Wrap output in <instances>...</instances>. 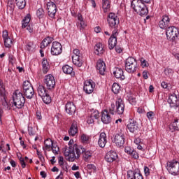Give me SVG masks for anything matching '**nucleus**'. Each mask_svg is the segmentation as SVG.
Listing matches in <instances>:
<instances>
[{
    "mask_svg": "<svg viewBox=\"0 0 179 179\" xmlns=\"http://www.w3.org/2000/svg\"><path fill=\"white\" fill-rule=\"evenodd\" d=\"M80 155H83V157L85 162L90 160L93 156V151L87 150L86 148L82 145H74V148H70L65 152V157L68 162H75L76 159H79Z\"/></svg>",
    "mask_w": 179,
    "mask_h": 179,
    "instance_id": "obj_1",
    "label": "nucleus"
},
{
    "mask_svg": "<svg viewBox=\"0 0 179 179\" xmlns=\"http://www.w3.org/2000/svg\"><path fill=\"white\" fill-rule=\"evenodd\" d=\"M116 106V108H115ZM124 110H125V103H124V101L121 99H118L115 105L114 103H111V105L108 108V111L110 114L112 115H121V114H124Z\"/></svg>",
    "mask_w": 179,
    "mask_h": 179,
    "instance_id": "obj_2",
    "label": "nucleus"
},
{
    "mask_svg": "<svg viewBox=\"0 0 179 179\" xmlns=\"http://www.w3.org/2000/svg\"><path fill=\"white\" fill-rule=\"evenodd\" d=\"M131 6L132 9L143 16V15H147L149 13V10H148V7L145 5V3L142 2L141 0H132L131 2Z\"/></svg>",
    "mask_w": 179,
    "mask_h": 179,
    "instance_id": "obj_3",
    "label": "nucleus"
},
{
    "mask_svg": "<svg viewBox=\"0 0 179 179\" xmlns=\"http://www.w3.org/2000/svg\"><path fill=\"white\" fill-rule=\"evenodd\" d=\"M13 106L16 107V108H23L24 107V103H26V99L23 96V94L20 92L19 90L15 91L13 94Z\"/></svg>",
    "mask_w": 179,
    "mask_h": 179,
    "instance_id": "obj_4",
    "label": "nucleus"
},
{
    "mask_svg": "<svg viewBox=\"0 0 179 179\" xmlns=\"http://www.w3.org/2000/svg\"><path fill=\"white\" fill-rule=\"evenodd\" d=\"M138 69V63L136 59L132 57H129L126 59L125 62V70L129 73H134L136 72Z\"/></svg>",
    "mask_w": 179,
    "mask_h": 179,
    "instance_id": "obj_5",
    "label": "nucleus"
},
{
    "mask_svg": "<svg viewBox=\"0 0 179 179\" xmlns=\"http://www.w3.org/2000/svg\"><path fill=\"white\" fill-rule=\"evenodd\" d=\"M166 38L169 41H176L178 40L179 31L176 27H169L166 31Z\"/></svg>",
    "mask_w": 179,
    "mask_h": 179,
    "instance_id": "obj_6",
    "label": "nucleus"
},
{
    "mask_svg": "<svg viewBox=\"0 0 179 179\" xmlns=\"http://www.w3.org/2000/svg\"><path fill=\"white\" fill-rule=\"evenodd\" d=\"M23 93L27 99H33V96H34V89L33 88V85L29 80H25L22 85Z\"/></svg>",
    "mask_w": 179,
    "mask_h": 179,
    "instance_id": "obj_7",
    "label": "nucleus"
},
{
    "mask_svg": "<svg viewBox=\"0 0 179 179\" xmlns=\"http://www.w3.org/2000/svg\"><path fill=\"white\" fill-rule=\"evenodd\" d=\"M107 22L108 23L109 27H110V29H115H115L118 27V24H120V18H118L117 14L114 13H110L108 14Z\"/></svg>",
    "mask_w": 179,
    "mask_h": 179,
    "instance_id": "obj_8",
    "label": "nucleus"
},
{
    "mask_svg": "<svg viewBox=\"0 0 179 179\" xmlns=\"http://www.w3.org/2000/svg\"><path fill=\"white\" fill-rule=\"evenodd\" d=\"M43 82L48 90H52L55 88V78H54V76L51 74L45 76Z\"/></svg>",
    "mask_w": 179,
    "mask_h": 179,
    "instance_id": "obj_9",
    "label": "nucleus"
},
{
    "mask_svg": "<svg viewBox=\"0 0 179 179\" xmlns=\"http://www.w3.org/2000/svg\"><path fill=\"white\" fill-rule=\"evenodd\" d=\"M167 169L170 174L177 176L179 173V162L177 161L169 162L167 163Z\"/></svg>",
    "mask_w": 179,
    "mask_h": 179,
    "instance_id": "obj_10",
    "label": "nucleus"
},
{
    "mask_svg": "<svg viewBox=\"0 0 179 179\" xmlns=\"http://www.w3.org/2000/svg\"><path fill=\"white\" fill-rule=\"evenodd\" d=\"M73 55L72 56L73 64L78 68H80L83 65V61L82 60V56H80V51L78 49H74Z\"/></svg>",
    "mask_w": 179,
    "mask_h": 179,
    "instance_id": "obj_11",
    "label": "nucleus"
},
{
    "mask_svg": "<svg viewBox=\"0 0 179 179\" xmlns=\"http://www.w3.org/2000/svg\"><path fill=\"white\" fill-rule=\"evenodd\" d=\"M118 36V30L115 29L113 31L112 34L108 39V48L113 50L117 45V37Z\"/></svg>",
    "mask_w": 179,
    "mask_h": 179,
    "instance_id": "obj_12",
    "label": "nucleus"
},
{
    "mask_svg": "<svg viewBox=\"0 0 179 179\" xmlns=\"http://www.w3.org/2000/svg\"><path fill=\"white\" fill-rule=\"evenodd\" d=\"M94 87H96V84H94V82H93V80H88L85 81L83 89L84 92H85L87 94H91V93H93Z\"/></svg>",
    "mask_w": 179,
    "mask_h": 179,
    "instance_id": "obj_13",
    "label": "nucleus"
},
{
    "mask_svg": "<svg viewBox=\"0 0 179 179\" xmlns=\"http://www.w3.org/2000/svg\"><path fill=\"white\" fill-rule=\"evenodd\" d=\"M48 14L50 17L54 19L57 13V5L55 3L50 1L47 3Z\"/></svg>",
    "mask_w": 179,
    "mask_h": 179,
    "instance_id": "obj_14",
    "label": "nucleus"
},
{
    "mask_svg": "<svg viewBox=\"0 0 179 179\" xmlns=\"http://www.w3.org/2000/svg\"><path fill=\"white\" fill-rule=\"evenodd\" d=\"M50 52L52 55H59L62 52V45L59 42L55 41L52 43Z\"/></svg>",
    "mask_w": 179,
    "mask_h": 179,
    "instance_id": "obj_15",
    "label": "nucleus"
},
{
    "mask_svg": "<svg viewBox=\"0 0 179 179\" xmlns=\"http://www.w3.org/2000/svg\"><path fill=\"white\" fill-rule=\"evenodd\" d=\"M168 103L171 108H174L176 110L179 107V99L176 94H173L169 96Z\"/></svg>",
    "mask_w": 179,
    "mask_h": 179,
    "instance_id": "obj_16",
    "label": "nucleus"
},
{
    "mask_svg": "<svg viewBox=\"0 0 179 179\" xmlns=\"http://www.w3.org/2000/svg\"><path fill=\"white\" fill-rule=\"evenodd\" d=\"M114 143L118 148L124 146V143H125V136L122 133L117 134L115 136Z\"/></svg>",
    "mask_w": 179,
    "mask_h": 179,
    "instance_id": "obj_17",
    "label": "nucleus"
},
{
    "mask_svg": "<svg viewBox=\"0 0 179 179\" xmlns=\"http://www.w3.org/2000/svg\"><path fill=\"white\" fill-rule=\"evenodd\" d=\"M118 158V155L114 150H110L108 152L105 156V159L108 163H113V162H115Z\"/></svg>",
    "mask_w": 179,
    "mask_h": 179,
    "instance_id": "obj_18",
    "label": "nucleus"
},
{
    "mask_svg": "<svg viewBox=\"0 0 179 179\" xmlns=\"http://www.w3.org/2000/svg\"><path fill=\"white\" fill-rule=\"evenodd\" d=\"M127 129H129V132H131V134H136V132H138V129H139L138 122L132 119H130L129 120V124H127Z\"/></svg>",
    "mask_w": 179,
    "mask_h": 179,
    "instance_id": "obj_19",
    "label": "nucleus"
},
{
    "mask_svg": "<svg viewBox=\"0 0 179 179\" xmlns=\"http://www.w3.org/2000/svg\"><path fill=\"white\" fill-rule=\"evenodd\" d=\"M0 97L1 100L3 101V104L6 106L8 104L6 101V91L5 90V85L2 80H0Z\"/></svg>",
    "mask_w": 179,
    "mask_h": 179,
    "instance_id": "obj_20",
    "label": "nucleus"
},
{
    "mask_svg": "<svg viewBox=\"0 0 179 179\" xmlns=\"http://www.w3.org/2000/svg\"><path fill=\"white\" fill-rule=\"evenodd\" d=\"M159 26L160 29H169L170 26V17L167 15L162 16V19L159 21Z\"/></svg>",
    "mask_w": 179,
    "mask_h": 179,
    "instance_id": "obj_21",
    "label": "nucleus"
},
{
    "mask_svg": "<svg viewBox=\"0 0 179 179\" xmlns=\"http://www.w3.org/2000/svg\"><path fill=\"white\" fill-rule=\"evenodd\" d=\"M127 178L143 179V176H142V173L140 171L129 170L127 171Z\"/></svg>",
    "mask_w": 179,
    "mask_h": 179,
    "instance_id": "obj_22",
    "label": "nucleus"
},
{
    "mask_svg": "<svg viewBox=\"0 0 179 179\" xmlns=\"http://www.w3.org/2000/svg\"><path fill=\"white\" fill-rule=\"evenodd\" d=\"M96 69L99 71L100 75H106V63L101 59H99L96 63Z\"/></svg>",
    "mask_w": 179,
    "mask_h": 179,
    "instance_id": "obj_23",
    "label": "nucleus"
},
{
    "mask_svg": "<svg viewBox=\"0 0 179 179\" xmlns=\"http://www.w3.org/2000/svg\"><path fill=\"white\" fill-rule=\"evenodd\" d=\"M110 111L105 110L102 112L101 115V120L104 124H110L111 122V116L110 115Z\"/></svg>",
    "mask_w": 179,
    "mask_h": 179,
    "instance_id": "obj_24",
    "label": "nucleus"
},
{
    "mask_svg": "<svg viewBox=\"0 0 179 179\" xmlns=\"http://www.w3.org/2000/svg\"><path fill=\"white\" fill-rule=\"evenodd\" d=\"M2 37L4 40V45L6 47V48H10L12 47V39L9 38V36L8 35V31H3Z\"/></svg>",
    "mask_w": 179,
    "mask_h": 179,
    "instance_id": "obj_25",
    "label": "nucleus"
},
{
    "mask_svg": "<svg viewBox=\"0 0 179 179\" xmlns=\"http://www.w3.org/2000/svg\"><path fill=\"white\" fill-rule=\"evenodd\" d=\"M65 110L67 114H70V115H72V114H75L76 111V106L73 102H68L66 104Z\"/></svg>",
    "mask_w": 179,
    "mask_h": 179,
    "instance_id": "obj_26",
    "label": "nucleus"
},
{
    "mask_svg": "<svg viewBox=\"0 0 179 179\" xmlns=\"http://www.w3.org/2000/svg\"><path fill=\"white\" fill-rule=\"evenodd\" d=\"M107 144V135L106 133L102 132L99 135V138L98 140V145L100 148H105Z\"/></svg>",
    "mask_w": 179,
    "mask_h": 179,
    "instance_id": "obj_27",
    "label": "nucleus"
},
{
    "mask_svg": "<svg viewBox=\"0 0 179 179\" xmlns=\"http://www.w3.org/2000/svg\"><path fill=\"white\" fill-rule=\"evenodd\" d=\"M113 75L116 79H120V80H124L125 79V76H124V71L121 68H115L113 71Z\"/></svg>",
    "mask_w": 179,
    "mask_h": 179,
    "instance_id": "obj_28",
    "label": "nucleus"
},
{
    "mask_svg": "<svg viewBox=\"0 0 179 179\" xmlns=\"http://www.w3.org/2000/svg\"><path fill=\"white\" fill-rule=\"evenodd\" d=\"M78 122L76 121H73L72 122V124L69 130V135H71V136H75V135H76V134H78Z\"/></svg>",
    "mask_w": 179,
    "mask_h": 179,
    "instance_id": "obj_29",
    "label": "nucleus"
},
{
    "mask_svg": "<svg viewBox=\"0 0 179 179\" xmlns=\"http://www.w3.org/2000/svg\"><path fill=\"white\" fill-rule=\"evenodd\" d=\"M169 129L171 132H176V131H179V119H175L174 121L170 124Z\"/></svg>",
    "mask_w": 179,
    "mask_h": 179,
    "instance_id": "obj_30",
    "label": "nucleus"
},
{
    "mask_svg": "<svg viewBox=\"0 0 179 179\" xmlns=\"http://www.w3.org/2000/svg\"><path fill=\"white\" fill-rule=\"evenodd\" d=\"M62 71L66 75H71V76H75V71H73V68L69 65H64L62 67Z\"/></svg>",
    "mask_w": 179,
    "mask_h": 179,
    "instance_id": "obj_31",
    "label": "nucleus"
},
{
    "mask_svg": "<svg viewBox=\"0 0 179 179\" xmlns=\"http://www.w3.org/2000/svg\"><path fill=\"white\" fill-rule=\"evenodd\" d=\"M102 8L104 13H107L111 8V0H102Z\"/></svg>",
    "mask_w": 179,
    "mask_h": 179,
    "instance_id": "obj_32",
    "label": "nucleus"
},
{
    "mask_svg": "<svg viewBox=\"0 0 179 179\" xmlns=\"http://www.w3.org/2000/svg\"><path fill=\"white\" fill-rule=\"evenodd\" d=\"M103 52L104 48H103V45L101 43H96L94 47V53L96 55H101Z\"/></svg>",
    "mask_w": 179,
    "mask_h": 179,
    "instance_id": "obj_33",
    "label": "nucleus"
},
{
    "mask_svg": "<svg viewBox=\"0 0 179 179\" xmlns=\"http://www.w3.org/2000/svg\"><path fill=\"white\" fill-rule=\"evenodd\" d=\"M53 41H54V38L50 36H48L47 38L43 39V41L41 43V48L43 49V48H45V47H48V45H50V44H51V43H52Z\"/></svg>",
    "mask_w": 179,
    "mask_h": 179,
    "instance_id": "obj_34",
    "label": "nucleus"
},
{
    "mask_svg": "<svg viewBox=\"0 0 179 179\" xmlns=\"http://www.w3.org/2000/svg\"><path fill=\"white\" fill-rule=\"evenodd\" d=\"M38 94L40 97H44L48 93L47 90L45 89V87L43 85H39L38 87Z\"/></svg>",
    "mask_w": 179,
    "mask_h": 179,
    "instance_id": "obj_35",
    "label": "nucleus"
},
{
    "mask_svg": "<svg viewBox=\"0 0 179 179\" xmlns=\"http://www.w3.org/2000/svg\"><path fill=\"white\" fill-rule=\"evenodd\" d=\"M42 68H43V72L44 73H47V72L50 71V63H48V61L45 59H43Z\"/></svg>",
    "mask_w": 179,
    "mask_h": 179,
    "instance_id": "obj_36",
    "label": "nucleus"
},
{
    "mask_svg": "<svg viewBox=\"0 0 179 179\" xmlns=\"http://www.w3.org/2000/svg\"><path fill=\"white\" fill-rule=\"evenodd\" d=\"M54 146L52 140L50 138H48L45 141V147L43 148V150H48V149H51Z\"/></svg>",
    "mask_w": 179,
    "mask_h": 179,
    "instance_id": "obj_37",
    "label": "nucleus"
},
{
    "mask_svg": "<svg viewBox=\"0 0 179 179\" xmlns=\"http://www.w3.org/2000/svg\"><path fill=\"white\" fill-rule=\"evenodd\" d=\"M15 2L20 9H24L26 7V0H15Z\"/></svg>",
    "mask_w": 179,
    "mask_h": 179,
    "instance_id": "obj_38",
    "label": "nucleus"
},
{
    "mask_svg": "<svg viewBox=\"0 0 179 179\" xmlns=\"http://www.w3.org/2000/svg\"><path fill=\"white\" fill-rule=\"evenodd\" d=\"M121 90V87H120V85H118L117 83H113L112 86V92L115 94H118Z\"/></svg>",
    "mask_w": 179,
    "mask_h": 179,
    "instance_id": "obj_39",
    "label": "nucleus"
},
{
    "mask_svg": "<svg viewBox=\"0 0 179 179\" xmlns=\"http://www.w3.org/2000/svg\"><path fill=\"white\" fill-rule=\"evenodd\" d=\"M30 23V15H27L22 20V29H26Z\"/></svg>",
    "mask_w": 179,
    "mask_h": 179,
    "instance_id": "obj_40",
    "label": "nucleus"
},
{
    "mask_svg": "<svg viewBox=\"0 0 179 179\" xmlns=\"http://www.w3.org/2000/svg\"><path fill=\"white\" fill-rule=\"evenodd\" d=\"M43 103L45 104H50L51 103V96H50V94H46V95H44V96H41Z\"/></svg>",
    "mask_w": 179,
    "mask_h": 179,
    "instance_id": "obj_41",
    "label": "nucleus"
},
{
    "mask_svg": "<svg viewBox=\"0 0 179 179\" xmlns=\"http://www.w3.org/2000/svg\"><path fill=\"white\" fill-rule=\"evenodd\" d=\"M76 145H78V144H73V141L70 140L69 142V147L68 148H65V150H64V156H65V152H66V150H70L71 148H75Z\"/></svg>",
    "mask_w": 179,
    "mask_h": 179,
    "instance_id": "obj_42",
    "label": "nucleus"
},
{
    "mask_svg": "<svg viewBox=\"0 0 179 179\" xmlns=\"http://www.w3.org/2000/svg\"><path fill=\"white\" fill-rule=\"evenodd\" d=\"M78 27H79L80 30H83V29H85L86 27V23H85V21H80L78 22Z\"/></svg>",
    "mask_w": 179,
    "mask_h": 179,
    "instance_id": "obj_43",
    "label": "nucleus"
},
{
    "mask_svg": "<svg viewBox=\"0 0 179 179\" xmlns=\"http://www.w3.org/2000/svg\"><path fill=\"white\" fill-rule=\"evenodd\" d=\"M36 15L38 17H43L44 16V10L43 8H38L36 11Z\"/></svg>",
    "mask_w": 179,
    "mask_h": 179,
    "instance_id": "obj_44",
    "label": "nucleus"
},
{
    "mask_svg": "<svg viewBox=\"0 0 179 179\" xmlns=\"http://www.w3.org/2000/svg\"><path fill=\"white\" fill-rule=\"evenodd\" d=\"M140 61L143 68H146L149 65V63H148V62H146L143 57H141Z\"/></svg>",
    "mask_w": 179,
    "mask_h": 179,
    "instance_id": "obj_45",
    "label": "nucleus"
},
{
    "mask_svg": "<svg viewBox=\"0 0 179 179\" xmlns=\"http://www.w3.org/2000/svg\"><path fill=\"white\" fill-rule=\"evenodd\" d=\"M130 155L133 159H139V154H138L137 152L134 150L130 153Z\"/></svg>",
    "mask_w": 179,
    "mask_h": 179,
    "instance_id": "obj_46",
    "label": "nucleus"
},
{
    "mask_svg": "<svg viewBox=\"0 0 179 179\" xmlns=\"http://www.w3.org/2000/svg\"><path fill=\"white\" fill-rule=\"evenodd\" d=\"M52 152L54 153V155H58V152H59V148L57 145H52Z\"/></svg>",
    "mask_w": 179,
    "mask_h": 179,
    "instance_id": "obj_47",
    "label": "nucleus"
},
{
    "mask_svg": "<svg viewBox=\"0 0 179 179\" xmlns=\"http://www.w3.org/2000/svg\"><path fill=\"white\" fill-rule=\"evenodd\" d=\"M91 117L94 118V120H99V111L95 110L91 114Z\"/></svg>",
    "mask_w": 179,
    "mask_h": 179,
    "instance_id": "obj_48",
    "label": "nucleus"
},
{
    "mask_svg": "<svg viewBox=\"0 0 179 179\" xmlns=\"http://www.w3.org/2000/svg\"><path fill=\"white\" fill-rule=\"evenodd\" d=\"M10 9L12 10L13 9V0H8V3H7V9Z\"/></svg>",
    "mask_w": 179,
    "mask_h": 179,
    "instance_id": "obj_49",
    "label": "nucleus"
},
{
    "mask_svg": "<svg viewBox=\"0 0 179 179\" xmlns=\"http://www.w3.org/2000/svg\"><path fill=\"white\" fill-rule=\"evenodd\" d=\"M80 139L82 142H87V141H89V136L86 134H82Z\"/></svg>",
    "mask_w": 179,
    "mask_h": 179,
    "instance_id": "obj_50",
    "label": "nucleus"
},
{
    "mask_svg": "<svg viewBox=\"0 0 179 179\" xmlns=\"http://www.w3.org/2000/svg\"><path fill=\"white\" fill-rule=\"evenodd\" d=\"M165 75H166V76H171L173 75V70L171 69H166Z\"/></svg>",
    "mask_w": 179,
    "mask_h": 179,
    "instance_id": "obj_51",
    "label": "nucleus"
},
{
    "mask_svg": "<svg viewBox=\"0 0 179 179\" xmlns=\"http://www.w3.org/2000/svg\"><path fill=\"white\" fill-rule=\"evenodd\" d=\"M28 132H29V135L30 136H34L36 135V133L34 132V130H33V127H28Z\"/></svg>",
    "mask_w": 179,
    "mask_h": 179,
    "instance_id": "obj_52",
    "label": "nucleus"
},
{
    "mask_svg": "<svg viewBox=\"0 0 179 179\" xmlns=\"http://www.w3.org/2000/svg\"><path fill=\"white\" fill-rule=\"evenodd\" d=\"M155 116V113L152 111L147 113V117L149 118V120H152L153 117Z\"/></svg>",
    "mask_w": 179,
    "mask_h": 179,
    "instance_id": "obj_53",
    "label": "nucleus"
},
{
    "mask_svg": "<svg viewBox=\"0 0 179 179\" xmlns=\"http://www.w3.org/2000/svg\"><path fill=\"white\" fill-rule=\"evenodd\" d=\"M65 163H66V162H64V157H59V164L60 166V167L63 165L65 164Z\"/></svg>",
    "mask_w": 179,
    "mask_h": 179,
    "instance_id": "obj_54",
    "label": "nucleus"
},
{
    "mask_svg": "<svg viewBox=\"0 0 179 179\" xmlns=\"http://www.w3.org/2000/svg\"><path fill=\"white\" fill-rule=\"evenodd\" d=\"M134 150L131 148V147H125L124 152L127 153L128 155H131Z\"/></svg>",
    "mask_w": 179,
    "mask_h": 179,
    "instance_id": "obj_55",
    "label": "nucleus"
},
{
    "mask_svg": "<svg viewBox=\"0 0 179 179\" xmlns=\"http://www.w3.org/2000/svg\"><path fill=\"white\" fill-rule=\"evenodd\" d=\"M20 164H21L22 169H24L26 167V163L24 162V158L20 157Z\"/></svg>",
    "mask_w": 179,
    "mask_h": 179,
    "instance_id": "obj_56",
    "label": "nucleus"
},
{
    "mask_svg": "<svg viewBox=\"0 0 179 179\" xmlns=\"http://www.w3.org/2000/svg\"><path fill=\"white\" fill-rule=\"evenodd\" d=\"M148 71H143V79H148L149 78V76H148Z\"/></svg>",
    "mask_w": 179,
    "mask_h": 179,
    "instance_id": "obj_57",
    "label": "nucleus"
},
{
    "mask_svg": "<svg viewBox=\"0 0 179 179\" xmlns=\"http://www.w3.org/2000/svg\"><path fill=\"white\" fill-rule=\"evenodd\" d=\"M144 173L145 176H149V174H150V172L149 171V168L148 166L144 167Z\"/></svg>",
    "mask_w": 179,
    "mask_h": 179,
    "instance_id": "obj_58",
    "label": "nucleus"
},
{
    "mask_svg": "<svg viewBox=\"0 0 179 179\" xmlns=\"http://www.w3.org/2000/svg\"><path fill=\"white\" fill-rule=\"evenodd\" d=\"M87 122V124H93L94 122V119L91 116L88 118Z\"/></svg>",
    "mask_w": 179,
    "mask_h": 179,
    "instance_id": "obj_59",
    "label": "nucleus"
},
{
    "mask_svg": "<svg viewBox=\"0 0 179 179\" xmlns=\"http://www.w3.org/2000/svg\"><path fill=\"white\" fill-rule=\"evenodd\" d=\"M115 51L116 52H118V54H121V52H122V49L120 46H116Z\"/></svg>",
    "mask_w": 179,
    "mask_h": 179,
    "instance_id": "obj_60",
    "label": "nucleus"
},
{
    "mask_svg": "<svg viewBox=\"0 0 179 179\" xmlns=\"http://www.w3.org/2000/svg\"><path fill=\"white\" fill-rule=\"evenodd\" d=\"M61 167L63 170H65V171H68V163L65 162V164Z\"/></svg>",
    "mask_w": 179,
    "mask_h": 179,
    "instance_id": "obj_61",
    "label": "nucleus"
},
{
    "mask_svg": "<svg viewBox=\"0 0 179 179\" xmlns=\"http://www.w3.org/2000/svg\"><path fill=\"white\" fill-rule=\"evenodd\" d=\"M161 86H162V87H163V89H167V83H166V82H162V83H161Z\"/></svg>",
    "mask_w": 179,
    "mask_h": 179,
    "instance_id": "obj_62",
    "label": "nucleus"
},
{
    "mask_svg": "<svg viewBox=\"0 0 179 179\" xmlns=\"http://www.w3.org/2000/svg\"><path fill=\"white\" fill-rule=\"evenodd\" d=\"M27 30H28L29 33H33V27L29 25L28 27H27Z\"/></svg>",
    "mask_w": 179,
    "mask_h": 179,
    "instance_id": "obj_63",
    "label": "nucleus"
},
{
    "mask_svg": "<svg viewBox=\"0 0 179 179\" xmlns=\"http://www.w3.org/2000/svg\"><path fill=\"white\" fill-rule=\"evenodd\" d=\"M79 169V166H76V164H73V166L71 167V170L73 171H75L76 170H78Z\"/></svg>",
    "mask_w": 179,
    "mask_h": 179,
    "instance_id": "obj_64",
    "label": "nucleus"
}]
</instances>
